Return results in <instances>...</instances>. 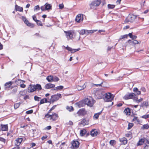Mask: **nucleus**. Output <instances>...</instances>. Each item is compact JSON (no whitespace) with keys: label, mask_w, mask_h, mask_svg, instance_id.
Here are the masks:
<instances>
[{"label":"nucleus","mask_w":149,"mask_h":149,"mask_svg":"<svg viewBox=\"0 0 149 149\" xmlns=\"http://www.w3.org/2000/svg\"><path fill=\"white\" fill-rule=\"evenodd\" d=\"M141 118L145 119L149 118V114L142 116H141Z\"/></svg>","instance_id":"48"},{"label":"nucleus","mask_w":149,"mask_h":149,"mask_svg":"<svg viewBox=\"0 0 149 149\" xmlns=\"http://www.w3.org/2000/svg\"><path fill=\"white\" fill-rule=\"evenodd\" d=\"M136 121L137 123L139 124L140 123V121L138 118V117L136 116H134L133 119L132 120V122H133L134 121Z\"/></svg>","instance_id":"35"},{"label":"nucleus","mask_w":149,"mask_h":149,"mask_svg":"<svg viewBox=\"0 0 149 149\" xmlns=\"http://www.w3.org/2000/svg\"><path fill=\"white\" fill-rule=\"evenodd\" d=\"M23 140L22 138H19L16 139L15 142V145L19 146Z\"/></svg>","instance_id":"20"},{"label":"nucleus","mask_w":149,"mask_h":149,"mask_svg":"<svg viewBox=\"0 0 149 149\" xmlns=\"http://www.w3.org/2000/svg\"><path fill=\"white\" fill-rule=\"evenodd\" d=\"M61 97L62 96L61 94L57 93L56 94L54 95L51 96L50 101L51 102L53 103Z\"/></svg>","instance_id":"6"},{"label":"nucleus","mask_w":149,"mask_h":149,"mask_svg":"<svg viewBox=\"0 0 149 149\" xmlns=\"http://www.w3.org/2000/svg\"><path fill=\"white\" fill-rule=\"evenodd\" d=\"M82 14H79L77 15L76 17L75 18V21L78 22L79 23L80 22L83 21V17H81Z\"/></svg>","instance_id":"21"},{"label":"nucleus","mask_w":149,"mask_h":149,"mask_svg":"<svg viewBox=\"0 0 149 149\" xmlns=\"http://www.w3.org/2000/svg\"><path fill=\"white\" fill-rule=\"evenodd\" d=\"M101 113L99 112L95 114L93 118H95V119H97L98 118L100 115V114Z\"/></svg>","instance_id":"39"},{"label":"nucleus","mask_w":149,"mask_h":149,"mask_svg":"<svg viewBox=\"0 0 149 149\" xmlns=\"http://www.w3.org/2000/svg\"><path fill=\"white\" fill-rule=\"evenodd\" d=\"M66 109L70 112H72L74 110V108L72 106H67L65 107Z\"/></svg>","instance_id":"27"},{"label":"nucleus","mask_w":149,"mask_h":149,"mask_svg":"<svg viewBox=\"0 0 149 149\" xmlns=\"http://www.w3.org/2000/svg\"><path fill=\"white\" fill-rule=\"evenodd\" d=\"M53 76L52 75L48 76L46 78V79L49 82L53 81Z\"/></svg>","instance_id":"29"},{"label":"nucleus","mask_w":149,"mask_h":149,"mask_svg":"<svg viewBox=\"0 0 149 149\" xmlns=\"http://www.w3.org/2000/svg\"><path fill=\"white\" fill-rule=\"evenodd\" d=\"M136 95L133 93H128L126 94L123 97V98L125 100H127L130 99L134 100L135 96Z\"/></svg>","instance_id":"8"},{"label":"nucleus","mask_w":149,"mask_h":149,"mask_svg":"<svg viewBox=\"0 0 149 149\" xmlns=\"http://www.w3.org/2000/svg\"><path fill=\"white\" fill-rule=\"evenodd\" d=\"M143 99L142 98H141L139 99H138V97L135 96L134 100L137 103L140 102L142 101Z\"/></svg>","instance_id":"36"},{"label":"nucleus","mask_w":149,"mask_h":149,"mask_svg":"<svg viewBox=\"0 0 149 149\" xmlns=\"http://www.w3.org/2000/svg\"><path fill=\"white\" fill-rule=\"evenodd\" d=\"M13 84V82L10 81L6 83L4 85L5 89H7L10 88Z\"/></svg>","instance_id":"24"},{"label":"nucleus","mask_w":149,"mask_h":149,"mask_svg":"<svg viewBox=\"0 0 149 149\" xmlns=\"http://www.w3.org/2000/svg\"><path fill=\"white\" fill-rule=\"evenodd\" d=\"M44 6L45 8L47 10H50L52 8V5L51 4H49L47 3H46L44 5Z\"/></svg>","instance_id":"30"},{"label":"nucleus","mask_w":149,"mask_h":149,"mask_svg":"<svg viewBox=\"0 0 149 149\" xmlns=\"http://www.w3.org/2000/svg\"><path fill=\"white\" fill-rule=\"evenodd\" d=\"M125 136L127 137H129L132 136V133L130 132H129L125 134Z\"/></svg>","instance_id":"43"},{"label":"nucleus","mask_w":149,"mask_h":149,"mask_svg":"<svg viewBox=\"0 0 149 149\" xmlns=\"http://www.w3.org/2000/svg\"><path fill=\"white\" fill-rule=\"evenodd\" d=\"M25 81L18 79L15 81L16 83L18 85H20V87L24 88L26 87V85L24 84L25 82Z\"/></svg>","instance_id":"12"},{"label":"nucleus","mask_w":149,"mask_h":149,"mask_svg":"<svg viewBox=\"0 0 149 149\" xmlns=\"http://www.w3.org/2000/svg\"><path fill=\"white\" fill-rule=\"evenodd\" d=\"M42 89V88L40 84H37L34 85L31 84L28 88V92L29 93H32L36 90L39 91Z\"/></svg>","instance_id":"2"},{"label":"nucleus","mask_w":149,"mask_h":149,"mask_svg":"<svg viewBox=\"0 0 149 149\" xmlns=\"http://www.w3.org/2000/svg\"><path fill=\"white\" fill-rule=\"evenodd\" d=\"M17 88H15L12 90V93L14 94L17 92Z\"/></svg>","instance_id":"60"},{"label":"nucleus","mask_w":149,"mask_h":149,"mask_svg":"<svg viewBox=\"0 0 149 149\" xmlns=\"http://www.w3.org/2000/svg\"><path fill=\"white\" fill-rule=\"evenodd\" d=\"M22 19L25 24L28 21V20L25 17L22 16Z\"/></svg>","instance_id":"44"},{"label":"nucleus","mask_w":149,"mask_h":149,"mask_svg":"<svg viewBox=\"0 0 149 149\" xmlns=\"http://www.w3.org/2000/svg\"><path fill=\"white\" fill-rule=\"evenodd\" d=\"M101 3V0H96L92 1L89 4L90 9H94L98 6Z\"/></svg>","instance_id":"3"},{"label":"nucleus","mask_w":149,"mask_h":149,"mask_svg":"<svg viewBox=\"0 0 149 149\" xmlns=\"http://www.w3.org/2000/svg\"><path fill=\"white\" fill-rule=\"evenodd\" d=\"M77 113L79 116H84L87 113V111L84 109H80L77 112Z\"/></svg>","instance_id":"17"},{"label":"nucleus","mask_w":149,"mask_h":149,"mask_svg":"<svg viewBox=\"0 0 149 149\" xmlns=\"http://www.w3.org/2000/svg\"><path fill=\"white\" fill-rule=\"evenodd\" d=\"M15 9L16 11H18L20 12H23V8L18 6L17 5H15Z\"/></svg>","instance_id":"26"},{"label":"nucleus","mask_w":149,"mask_h":149,"mask_svg":"<svg viewBox=\"0 0 149 149\" xmlns=\"http://www.w3.org/2000/svg\"><path fill=\"white\" fill-rule=\"evenodd\" d=\"M104 83L105 84V85H104L103 84L102 86V84L103 83V82H101L100 84H95V86H102L103 87H105V88L108 87V84L107 83L105 82H104Z\"/></svg>","instance_id":"31"},{"label":"nucleus","mask_w":149,"mask_h":149,"mask_svg":"<svg viewBox=\"0 0 149 149\" xmlns=\"http://www.w3.org/2000/svg\"><path fill=\"white\" fill-rule=\"evenodd\" d=\"M134 124L133 123H129L128 124V127L127 128V130H129L131 129L134 126Z\"/></svg>","instance_id":"42"},{"label":"nucleus","mask_w":149,"mask_h":149,"mask_svg":"<svg viewBox=\"0 0 149 149\" xmlns=\"http://www.w3.org/2000/svg\"><path fill=\"white\" fill-rule=\"evenodd\" d=\"M56 106H57L56 105H54L53 106H52V107L51 108V109L48 111V113H51L52 112H51L53 110H54V109H55V108L56 107Z\"/></svg>","instance_id":"45"},{"label":"nucleus","mask_w":149,"mask_h":149,"mask_svg":"<svg viewBox=\"0 0 149 149\" xmlns=\"http://www.w3.org/2000/svg\"><path fill=\"white\" fill-rule=\"evenodd\" d=\"M71 148L73 149H76L78 148L80 145L79 142L76 140H73L71 142Z\"/></svg>","instance_id":"7"},{"label":"nucleus","mask_w":149,"mask_h":149,"mask_svg":"<svg viewBox=\"0 0 149 149\" xmlns=\"http://www.w3.org/2000/svg\"><path fill=\"white\" fill-rule=\"evenodd\" d=\"M129 36L130 37H136L135 36H133L132 33H130L128 34H126L122 36V37H128Z\"/></svg>","instance_id":"32"},{"label":"nucleus","mask_w":149,"mask_h":149,"mask_svg":"<svg viewBox=\"0 0 149 149\" xmlns=\"http://www.w3.org/2000/svg\"><path fill=\"white\" fill-rule=\"evenodd\" d=\"M62 47H63L65 49H66L68 51L71 52V51L72 50V48L69 47L68 46L66 47H65V46L63 45V46Z\"/></svg>","instance_id":"47"},{"label":"nucleus","mask_w":149,"mask_h":149,"mask_svg":"<svg viewBox=\"0 0 149 149\" xmlns=\"http://www.w3.org/2000/svg\"><path fill=\"white\" fill-rule=\"evenodd\" d=\"M32 18L33 20H34L35 22H36L38 20L37 19V17L36 15H34L33 16Z\"/></svg>","instance_id":"62"},{"label":"nucleus","mask_w":149,"mask_h":149,"mask_svg":"<svg viewBox=\"0 0 149 149\" xmlns=\"http://www.w3.org/2000/svg\"><path fill=\"white\" fill-rule=\"evenodd\" d=\"M64 32L65 34V36L68 37H72L74 36L75 33L74 31L70 30L68 31H64Z\"/></svg>","instance_id":"10"},{"label":"nucleus","mask_w":149,"mask_h":149,"mask_svg":"<svg viewBox=\"0 0 149 149\" xmlns=\"http://www.w3.org/2000/svg\"><path fill=\"white\" fill-rule=\"evenodd\" d=\"M87 133V131L85 129H83L81 130L80 131V135L81 136H84Z\"/></svg>","instance_id":"28"},{"label":"nucleus","mask_w":149,"mask_h":149,"mask_svg":"<svg viewBox=\"0 0 149 149\" xmlns=\"http://www.w3.org/2000/svg\"><path fill=\"white\" fill-rule=\"evenodd\" d=\"M52 128V127L50 125H49L45 127L44 130H49Z\"/></svg>","instance_id":"55"},{"label":"nucleus","mask_w":149,"mask_h":149,"mask_svg":"<svg viewBox=\"0 0 149 149\" xmlns=\"http://www.w3.org/2000/svg\"><path fill=\"white\" fill-rule=\"evenodd\" d=\"M85 29H82L81 30L80 32V34L82 35L85 34Z\"/></svg>","instance_id":"61"},{"label":"nucleus","mask_w":149,"mask_h":149,"mask_svg":"<svg viewBox=\"0 0 149 149\" xmlns=\"http://www.w3.org/2000/svg\"><path fill=\"white\" fill-rule=\"evenodd\" d=\"M84 102L85 104L90 107H93L95 103V100L92 98L91 99L88 98H85L84 99Z\"/></svg>","instance_id":"5"},{"label":"nucleus","mask_w":149,"mask_h":149,"mask_svg":"<svg viewBox=\"0 0 149 149\" xmlns=\"http://www.w3.org/2000/svg\"><path fill=\"white\" fill-rule=\"evenodd\" d=\"M149 128V125L148 124L144 125L141 127V128L143 129H148Z\"/></svg>","instance_id":"37"},{"label":"nucleus","mask_w":149,"mask_h":149,"mask_svg":"<svg viewBox=\"0 0 149 149\" xmlns=\"http://www.w3.org/2000/svg\"><path fill=\"white\" fill-rule=\"evenodd\" d=\"M124 113L126 115L129 116L131 114V109L129 107L126 108L124 111Z\"/></svg>","instance_id":"25"},{"label":"nucleus","mask_w":149,"mask_h":149,"mask_svg":"<svg viewBox=\"0 0 149 149\" xmlns=\"http://www.w3.org/2000/svg\"><path fill=\"white\" fill-rule=\"evenodd\" d=\"M28 125L27 124H25V125L23 124H22L21 125V127L25 128L28 126Z\"/></svg>","instance_id":"59"},{"label":"nucleus","mask_w":149,"mask_h":149,"mask_svg":"<svg viewBox=\"0 0 149 149\" xmlns=\"http://www.w3.org/2000/svg\"><path fill=\"white\" fill-rule=\"evenodd\" d=\"M37 25L39 26H42V23L41 21L39 20H38L36 22Z\"/></svg>","instance_id":"53"},{"label":"nucleus","mask_w":149,"mask_h":149,"mask_svg":"<svg viewBox=\"0 0 149 149\" xmlns=\"http://www.w3.org/2000/svg\"><path fill=\"white\" fill-rule=\"evenodd\" d=\"M97 31V30H88L89 34H91Z\"/></svg>","instance_id":"52"},{"label":"nucleus","mask_w":149,"mask_h":149,"mask_svg":"<svg viewBox=\"0 0 149 149\" xmlns=\"http://www.w3.org/2000/svg\"><path fill=\"white\" fill-rule=\"evenodd\" d=\"M40 8L38 5H37L35 6L34 8V10H40Z\"/></svg>","instance_id":"63"},{"label":"nucleus","mask_w":149,"mask_h":149,"mask_svg":"<svg viewBox=\"0 0 149 149\" xmlns=\"http://www.w3.org/2000/svg\"><path fill=\"white\" fill-rule=\"evenodd\" d=\"M119 141L121 143V145H125L127 144L128 141L127 140L125 137L119 139Z\"/></svg>","instance_id":"18"},{"label":"nucleus","mask_w":149,"mask_h":149,"mask_svg":"<svg viewBox=\"0 0 149 149\" xmlns=\"http://www.w3.org/2000/svg\"><path fill=\"white\" fill-rule=\"evenodd\" d=\"M27 26L30 27L31 28H33L34 27L35 25L34 24L30 23L29 21L26 24Z\"/></svg>","instance_id":"33"},{"label":"nucleus","mask_w":149,"mask_h":149,"mask_svg":"<svg viewBox=\"0 0 149 149\" xmlns=\"http://www.w3.org/2000/svg\"><path fill=\"white\" fill-rule=\"evenodd\" d=\"M86 87V86L85 85V83L81 81L79 82L78 84L76 86L77 89L79 91L83 90Z\"/></svg>","instance_id":"11"},{"label":"nucleus","mask_w":149,"mask_h":149,"mask_svg":"<svg viewBox=\"0 0 149 149\" xmlns=\"http://www.w3.org/2000/svg\"><path fill=\"white\" fill-rule=\"evenodd\" d=\"M147 140H148L144 137L141 138L139 140V141L136 143V145L137 146H141L145 142L146 144V141Z\"/></svg>","instance_id":"16"},{"label":"nucleus","mask_w":149,"mask_h":149,"mask_svg":"<svg viewBox=\"0 0 149 149\" xmlns=\"http://www.w3.org/2000/svg\"><path fill=\"white\" fill-rule=\"evenodd\" d=\"M90 134L93 137L96 136L98 134V132L96 129H93L90 132Z\"/></svg>","instance_id":"23"},{"label":"nucleus","mask_w":149,"mask_h":149,"mask_svg":"<svg viewBox=\"0 0 149 149\" xmlns=\"http://www.w3.org/2000/svg\"><path fill=\"white\" fill-rule=\"evenodd\" d=\"M47 100L46 98H44L42 99L40 101V104H44L45 103H47Z\"/></svg>","instance_id":"34"},{"label":"nucleus","mask_w":149,"mask_h":149,"mask_svg":"<svg viewBox=\"0 0 149 149\" xmlns=\"http://www.w3.org/2000/svg\"><path fill=\"white\" fill-rule=\"evenodd\" d=\"M55 86V84L51 83H48L45 85L44 88L45 89H49L54 87Z\"/></svg>","instance_id":"22"},{"label":"nucleus","mask_w":149,"mask_h":149,"mask_svg":"<svg viewBox=\"0 0 149 149\" xmlns=\"http://www.w3.org/2000/svg\"><path fill=\"white\" fill-rule=\"evenodd\" d=\"M26 92V90H24L23 91H20V94L22 95H24L25 94Z\"/></svg>","instance_id":"56"},{"label":"nucleus","mask_w":149,"mask_h":149,"mask_svg":"<svg viewBox=\"0 0 149 149\" xmlns=\"http://www.w3.org/2000/svg\"><path fill=\"white\" fill-rule=\"evenodd\" d=\"M132 39L131 40H129L127 41V43L130 45H134L135 44H139L141 42H139L137 40H134V38H132Z\"/></svg>","instance_id":"14"},{"label":"nucleus","mask_w":149,"mask_h":149,"mask_svg":"<svg viewBox=\"0 0 149 149\" xmlns=\"http://www.w3.org/2000/svg\"><path fill=\"white\" fill-rule=\"evenodd\" d=\"M80 49V48L78 49H72V50L71 51V52L72 53H74L77 51H79Z\"/></svg>","instance_id":"51"},{"label":"nucleus","mask_w":149,"mask_h":149,"mask_svg":"<svg viewBox=\"0 0 149 149\" xmlns=\"http://www.w3.org/2000/svg\"><path fill=\"white\" fill-rule=\"evenodd\" d=\"M107 6L108 8L109 9H113L115 8V6L114 5L109 4Z\"/></svg>","instance_id":"46"},{"label":"nucleus","mask_w":149,"mask_h":149,"mask_svg":"<svg viewBox=\"0 0 149 149\" xmlns=\"http://www.w3.org/2000/svg\"><path fill=\"white\" fill-rule=\"evenodd\" d=\"M148 105V102L146 101L143 102L141 104L142 107H147Z\"/></svg>","instance_id":"40"},{"label":"nucleus","mask_w":149,"mask_h":149,"mask_svg":"<svg viewBox=\"0 0 149 149\" xmlns=\"http://www.w3.org/2000/svg\"><path fill=\"white\" fill-rule=\"evenodd\" d=\"M63 86H60L57 87H56V89L57 90H61L62 89H63Z\"/></svg>","instance_id":"57"},{"label":"nucleus","mask_w":149,"mask_h":149,"mask_svg":"<svg viewBox=\"0 0 149 149\" xmlns=\"http://www.w3.org/2000/svg\"><path fill=\"white\" fill-rule=\"evenodd\" d=\"M51 113L47 112L45 115V117L47 118H49V120L52 122L55 121L59 118V116L57 113L55 112H52Z\"/></svg>","instance_id":"1"},{"label":"nucleus","mask_w":149,"mask_h":149,"mask_svg":"<svg viewBox=\"0 0 149 149\" xmlns=\"http://www.w3.org/2000/svg\"><path fill=\"white\" fill-rule=\"evenodd\" d=\"M6 141V140L5 139H4L3 138L0 137V141L2 142L3 143H5Z\"/></svg>","instance_id":"64"},{"label":"nucleus","mask_w":149,"mask_h":149,"mask_svg":"<svg viewBox=\"0 0 149 149\" xmlns=\"http://www.w3.org/2000/svg\"><path fill=\"white\" fill-rule=\"evenodd\" d=\"M129 18L125 19V22L127 23L129 22H132L136 18V16L133 15H132L129 17Z\"/></svg>","instance_id":"13"},{"label":"nucleus","mask_w":149,"mask_h":149,"mask_svg":"<svg viewBox=\"0 0 149 149\" xmlns=\"http://www.w3.org/2000/svg\"><path fill=\"white\" fill-rule=\"evenodd\" d=\"M59 80V79L58 77L55 76L54 77H53V81L57 82Z\"/></svg>","instance_id":"54"},{"label":"nucleus","mask_w":149,"mask_h":149,"mask_svg":"<svg viewBox=\"0 0 149 149\" xmlns=\"http://www.w3.org/2000/svg\"><path fill=\"white\" fill-rule=\"evenodd\" d=\"M41 99V97H38L36 95H35L34 97V99L36 101H39Z\"/></svg>","instance_id":"50"},{"label":"nucleus","mask_w":149,"mask_h":149,"mask_svg":"<svg viewBox=\"0 0 149 149\" xmlns=\"http://www.w3.org/2000/svg\"><path fill=\"white\" fill-rule=\"evenodd\" d=\"M33 110L32 109L28 110L26 111V113L27 114H31L33 113Z\"/></svg>","instance_id":"58"},{"label":"nucleus","mask_w":149,"mask_h":149,"mask_svg":"<svg viewBox=\"0 0 149 149\" xmlns=\"http://www.w3.org/2000/svg\"><path fill=\"white\" fill-rule=\"evenodd\" d=\"M104 100L106 102H111L113 100L114 96L110 93H107L104 95Z\"/></svg>","instance_id":"4"},{"label":"nucleus","mask_w":149,"mask_h":149,"mask_svg":"<svg viewBox=\"0 0 149 149\" xmlns=\"http://www.w3.org/2000/svg\"><path fill=\"white\" fill-rule=\"evenodd\" d=\"M89 124V120L86 118H83L81 121L79 123V126L83 125L84 126L88 125Z\"/></svg>","instance_id":"9"},{"label":"nucleus","mask_w":149,"mask_h":149,"mask_svg":"<svg viewBox=\"0 0 149 149\" xmlns=\"http://www.w3.org/2000/svg\"><path fill=\"white\" fill-rule=\"evenodd\" d=\"M95 94L96 98L98 99H102L103 96V93L100 91H97Z\"/></svg>","instance_id":"15"},{"label":"nucleus","mask_w":149,"mask_h":149,"mask_svg":"<svg viewBox=\"0 0 149 149\" xmlns=\"http://www.w3.org/2000/svg\"><path fill=\"white\" fill-rule=\"evenodd\" d=\"M1 130L2 131H7L8 130V124L4 125L1 124L0 125Z\"/></svg>","instance_id":"19"},{"label":"nucleus","mask_w":149,"mask_h":149,"mask_svg":"<svg viewBox=\"0 0 149 149\" xmlns=\"http://www.w3.org/2000/svg\"><path fill=\"white\" fill-rule=\"evenodd\" d=\"M110 144L113 146L116 143V141L114 140H111L109 142Z\"/></svg>","instance_id":"49"},{"label":"nucleus","mask_w":149,"mask_h":149,"mask_svg":"<svg viewBox=\"0 0 149 149\" xmlns=\"http://www.w3.org/2000/svg\"><path fill=\"white\" fill-rule=\"evenodd\" d=\"M144 149H149V141L148 140L146 141V146L144 147Z\"/></svg>","instance_id":"38"},{"label":"nucleus","mask_w":149,"mask_h":149,"mask_svg":"<svg viewBox=\"0 0 149 149\" xmlns=\"http://www.w3.org/2000/svg\"><path fill=\"white\" fill-rule=\"evenodd\" d=\"M20 104L21 103L20 102L15 103L14 105V109H16L19 108L20 105Z\"/></svg>","instance_id":"41"}]
</instances>
